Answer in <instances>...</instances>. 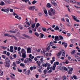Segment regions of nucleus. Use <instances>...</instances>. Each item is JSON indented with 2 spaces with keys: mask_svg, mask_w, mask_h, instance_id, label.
<instances>
[{
  "mask_svg": "<svg viewBox=\"0 0 80 80\" xmlns=\"http://www.w3.org/2000/svg\"><path fill=\"white\" fill-rule=\"evenodd\" d=\"M42 30L43 32H47V29L45 28H42Z\"/></svg>",
  "mask_w": 80,
  "mask_h": 80,
  "instance_id": "nucleus-33",
  "label": "nucleus"
},
{
  "mask_svg": "<svg viewBox=\"0 0 80 80\" xmlns=\"http://www.w3.org/2000/svg\"><path fill=\"white\" fill-rule=\"evenodd\" d=\"M44 12L45 14H46V15H45L46 17L47 16V15H48V13H47V11L46 10H44Z\"/></svg>",
  "mask_w": 80,
  "mask_h": 80,
  "instance_id": "nucleus-25",
  "label": "nucleus"
},
{
  "mask_svg": "<svg viewBox=\"0 0 80 80\" xmlns=\"http://www.w3.org/2000/svg\"><path fill=\"white\" fill-rule=\"evenodd\" d=\"M37 2V1L35 0H34L32 2V4H35Z\"/></svg>",
  "mask_w": 80,
  "mask_h": 80,
  "instance_id": "nucleus-42",
  "label": "nucleus"
},
{
  "mask_svg": "<svg viewBox=\"0 0 80 80\" xmlns=\"http://www.w3.org/2000/svg\"><path fill=\"white\" fill-rule=\"evenodd\" d=\"M43 72L44 73V74H46V73H47V69H45L43 71Z\"/></svg>",
  "mask_w": 80,
  "mask_h": 80,
  "instance_id": "nucleus-50",
  "label": "nucleus"
},
{
  "mask_svg": "<svg viewBox=\"0 0 80 80\" xmlns=\"http://www.w3.org/2000/svg\"><path fill=\"white\" fill-rule=\"evenodd\" d=\"M57 55L58 57H59L61 55V52H59L57 54Z\"/></svg>",
  "mask_w": 80,
  "mask_h": 80,
  "instance_id": "nucleus-37",
  "label": "nucleus"
},
{
  "mask_svg": "<svg viewBox=\"0 0 80 80\" xmlns=\"http://www.w3.org/2000/svg\"><path fill=\"white\" fill-rule=\"evenodd\" d=\"M54 30H59V28L58 27V26H57L55 28Z\"/></svg>",
  "mask_w": 80,
  "mask_h": 80,
  "instance_id": "nucleus-36",
  "label": "nucleus"
},
{
  "mask_svg": "<svg viewBox=\"0 0 80 80\" xmlns=\"http://www.w3.org/2000/svg\"><path fill=\"white\" fill-rule=\"evenodd\" d=\"M73 20L75 21H76L77 20V17H75V16L72 15Z\"/></svg>",
  "mask_w": 80,
  "mask_h": 80,
  "instance_id": "nucleus-20",
  "label": "nucleus"
},
{
  "mask_svg": "<svg viewBox=\"0 0 80 80\" xmlns=\"http://www.w3.org/2000/svg\"><path fill=\"white\" fill-rule=\"evenodd\" d=\"M62 45H64V47H65V48H66L67 47V45H68L67 43L65 42H63L62 43Z\"/></svg>",
  "mask_w": 80,
  "mask_h": 80,
  "instance_id": "nucleus-11",
  "label": "nucleus"
},
{
  "mask_svg": "<svg viewBox=\"0 0 80 80\" xmlns=\"http://www.w3.org/2000/svg\"><path fill=\"white\" fill-rule=\"evenodd\" d=\"M38 68H40V69H42V67L41 66H38Z\"/></svg>",
  "mask_w": 80,
  "mask_h": 80,
  "instance_id": "nucleus-61",
  "label": "nucleus"
},
{
  "mask_svg": "<svg viewBox=\"0 0 80 80\" xmlns=\"http://www.w3.org/2000/svg\"><path fill=\"white\" fill-rule=\"evenodd\" d=\"M18 72H20V73H21L22 72V69H19V68H18Z\"/></svg>",
  "mask_w": 80,
  "mask_h": 80,
  "instance_id": "nucleus-44",
  "label": "nucleus"
},
{
  "mask_svg": "<svg viewBox=\"0 0 80 80\" xmlns=\"http://www.w3.org/2000/svg\"><path fill=\"white\" fill-rule=\"evenodd\" d=\"M12 66H13L14 67H17V66L16 65V64H15V62H13Z\"/></svg>",
  "mask_w": 80,
  "mask_h": 80,
  "instance_id": "nucleus-45",
  "label": "nucleus"
},
{
  "mask_svg": "<svg viewBox=\"0 0 80 80\" xmlns=\"http://www.w3.org/2000/svg\"><path fill=\"white\" fill-rule=\"evenodd\" d=\"M65 19L67 18H69V17H68V14H66L65 15Z\"/></svg>",
  "mask_w": 80,
  "mask_h": 80,
  "instance_id": "nucleus-39",
  "label": "nucleus"
},
{
  "mask_svg": "<svg viewBox=\"0 0 80 80\" xmlns=\"http://www.w3.org/2000/svg\"><path fill=\"white\" fill-rule=\"evenodd\" d=\"M30 62H32V60L30 58H26L24 61V63H25L27 64V63H30Z\"/></svg>",
  "mask_w": 80,
  "mask_h": 80,
  "instance_id": "nucleus-1",
  "label": "nucleus"
},
{
  "mask_svg": "<svg viewBox=\"0 0 80 80\" xmlns=\"http://www.w3.org/2000/svg\"><path fill=\"white\" fill-rule=\"evenodd\" d=\"M35 24H32V28H35Z\"/></svg>",
  "mask_w": 80,
  "mask_h": 80,
  "instance_id": "nucleus-48",
  "label": "nucleus"
},
{
  "mask_svg": "<svg viewBox=\"0 0 80 80\" xmlns=\"http://www.w3.org/2000/svg\"><path fill=\"white\" fill-rule=\"evenodd\" d=\"M54 6H55V7H56L57 5V3L55 2H54L53 4H52Z\"/></svg>",
  "mask_w": 80,
  "mask_h": 80,
  "instance_id": "nucleus-53",
  "label": "nucleus"
},
{
  "mask_svg": "<svg viewBox=\"0 0 80 80\" xmlns=\"http://www.w3.org/2000/svg\"><path fill=\"white\" fill-rule=\"evenodd\" d=\"M72 71H73V70H69L68 72V74H71V73H72Z\"/></svg>",
  "mask_w": 80,
  "mask_h": 80,
  "instance_id": "nucleus-38",
  "label": "nucleus"
},
{
  "mask_svg": "<svg viewBox=\"0 0 80 80\" xmlns=\"http://www.w3.org/2000/svg\"><path fill=\"white\" fill-rule=\"evenodd\" d=\"M68 68L69 69V70H73V68H70L69 67H68Z\"/></svg>",
  "mask_w": 80,
  "mask_h": 80,
  "instance_id": "nucleus-54",
  "label": "nucleus"
},
{
  "mask_svg": "<svg viewBox=\"0 0 80 80\" xmlns=\"http://www.w3.org/2000/svg\"><path fill=\"white\" fill-rule=\"evenodd\" d=\"M62 78L63 80H68V79L65 76H63L62 77Z\"/></svg>",
  "mask_w": 80,
  "mask_h": 80,
  "instance_id": "nucleus-19",
  "label": "nucleus"
},
{
  "mask_svg": "<svg viewBox=\"0 0 80 80\" xmlns=\"http://www.w3.org/2000/svg\"><path fill=\"white\" fill-rule=\"evenodd\" d=\"M59 64V62H55L54 63V65H55L56 66V65H58V64Z\"/></svg>",
  "mask_w": 80,
  "mask_h": 80,
  "instance_id": "nucleus-27",
  "label": "nucleus"
},
{
  "mask_svg": "<svg viewBox=\"0 0 80 80\" xmlns=\"http://www.w3.org/2000/svg\"><path fill=\"white\" fill-rule=\"evenodd\" d=\"M4 65H5L4 66L5 67H8V68H9L10 66V63H4Z\"/></svg>",
  "mask_w": 80,
  "mask_h": 80,
  "instance_id": "nucleus-6",
  "label": "nucleus"
},
{
  "mask_svg": "<svg viewBox=\"0 0 80 80\" xmlns=\"http://www.w3.org/2000/svg\"><path fill=\"white\" fill-rule=\"evenodd\" d=\"M70 3H75L76 2L75 1V0H72L70 1Z\"/></svg>",
  "mask_w": 80,
  "mask_h": 80,
  "instance_id": "nucleus-26",
  "label": "nucleus"
},
{
  "mask_svg": "<svg viewBox=\"0 0 80 80\" xmlns=\"http://www.w3.org/2000/svg\"><path fill=\"white\" fill-rule=\"evenodd\" d=\"M37 28L36 27H35V28L33 29V32H36L37 31Z\"/></svg>",
  "mask_w": 80,
  "mask_h": 80,
  "instance_id": "nucleus-58",
  "label": "nucleus"
},
{
  "mask_svg": "<svg viewBox=\"0 0 80 80\" xmlns=\"http://www.w3.org/2000/svg\"><path fill=\"white\" fill-rule=\"evenodd\" d=\"M37 58H41V59H40V61H41V62H42V63H43V56H37Z\"/></svg>",
  "mask_w": 80,
  "mask_h": 80,
  "instance_id": "nucleus-9",
  "label": "nucleus"
},
{
  "mask_svg": "<svg viewBox=\"0 0 80 80\" xmlns=\"http://www.w3.org/2000/svg\"><path fill=\"white\" fill-rule=\"evenodd\" d=\"M4 36H5V37H12V38H13V36L11 35L8 33H5L4 34Z\"/></svg>",
  "mask_w": 80,
  "mask_h": 80,
  "instance_id": "nucleus-8",
  "label": "nucleus"
},
{
  "mask_svg": "<svg viewBox=\"0 0 80 80\" xmlns=\"http://www.w3.org/2000/svg\"><path fill=\"white\" fill-rule=\"evenodd\" d=\"M18 27L19 28L20 30H23V27L20 25L18 26Z\"/></svg>",
  "mask_w": 80,
  "mask_h": 80,
  "instance_id": "nucleus-35",
  "label": "nucleus"
},
{
  "mask_svg": "<svg viewBox=\"0 0 80 80\" xmlns=\"http://www.w3.org/2000/svg\"><path fill=\"white\" fill-rule=\"evenodd\" d=\"M4 65H5L4 66L5 67H8V68H9L10 66V63H4Z\"/></svg>",
  "mask_w": 80,
  "mask_h": 80,
  "instance_id": "nucleus-7",
  "label": "nucleus"
},
{
  "mask_svg": "<svg viewBox=\"0 0 80 80\" xmlns=\"http://www.w3.org/2000/svg\"><path fill=\"white\" fill-rule=\"evenodd\" d=\"M29 32L30 33H31V34H32V31L31 30V29H30L29 30Z\"/></svg>",
  "mask_w": 80,
  "mask_h": 80,
  "instance_id": "nucleus-59",
  "label": "nucleus"
},
{
  "mask_svg": "<svg viewBox=\"0 0 80 80\" xmlns=\"http://www.w3.org/2000/svg\"><path fill=\"white\" fill-rule=\"evenodd\" d=\"M55 67H56V66L55 65L53 64L52 67V70H55Z\"/></svg>",
  "mask_w": 80,
  "mask_h": 80,
  "instance_id": "nucleus-34",
  "label": "nucleus"
},
{
  "mask_svg": "<svg viewBox=\"0 0 80 80\" xmlns=\"http://www.w3.org/2000/svg\"><path fill=\"white\" fill-rule=\"evenodd\" d=\"M75 58L77 59H78V60H80V57L78 56H75Z\"/></svg>",
  "mask_w": 80,
  "mask_h": 80,
  "instance_id": "nucleus-47",
  "label": "nucleus"
},
{
  "mask_svg": "<svg viewBox=\"0 0 80 80\" xmlns=\"http://www.w3.org/2000/svg\"><path fill=\"white\" fill-rule=\"evenodd\" d=\"M40 26V24L39 23H38L36 24V28H38V26Z\"/></svg>",
  "mask_w": 80,
  "mask_h": 80,
  "instance_id": "nucleus-28",
  "label": "nucleus"
},
{
  "mask_svg": "<svg viewBox=\"0 0 80 80\" xmlns=\"http://www.w3.org/2000/svg\"><path fill=\"white\" fill-rule=\"evenodd\" d=\"M40 65H41V62L40 61H39V62L38 63V66H40Z\"/></svg>",
  "mask_w": 80,
  "mask_h": 80,
  "instance_id": "nucleus-52",
  "label": "nucleus"
},
{
  "mask_svg": "<svg viewBox=\"0 0 80 80\" xmlns=\"http://www.w3.org/2000/svg\"><path fill=\"white\" fill-rule=\"evenodd\" d=\"M28 9L29 10H32V11H34L35 9V6H30L28 8Z\"/></svg>",
  "mask_w": 80,
  "mask_h": 80,
  "instance_id": "nucleus-3",
  "label": "nucleus"
},
{
  "mask_svg": "<svg viewBox=\"0 0 80 80\" xmlns=\"http://www.w3.org/2000/svg\"><path fill=\"white\" fill-rule=\"evenodd\" d=\"M58 36H56L55 38V41H58Z\"/></svg>",
  "mask_w": 80,
  "mask_h": 80,
  "instance_id": "nucleus-23",
  "label": "nucleus"
},
{
  "mask_svg": "<svg viewBox=\"0 0 80 80\" xmlns=\"http://www.w3.org/2000/svg\"><path fill=\"white\" fill-rule=\"evenodd\" d=\"M5 2L6 3H10V0H6L5 1Z\"/></svg>",
  "mask_w": 80,
  "mask_h": 80,
  "instance_id": "nucleus-22",
  "label": "nucleus"
},
{
  "mask_svg": "<svg viewBox=\"0 0 80 80\" xmlns=\"http://www.w3.org/2000/svg\"><path fill=\"white\" fill-rule=\"evenodd\" d=\"M13 38H14V39H15V40H16L17 41L18 40V38H17L15 36H12V38H13Z\"/></svg>",
  "mask_w": 80,
  "mask_h": 80,
  "instance_id": "nucleus-46",
  "label": "nucleus"
},
{
  "mask_svg": "<svg viewBox=\"0 0 80 80\" xmlns=\"http://www.w3.org/2000/svg\"><path fill=\"white\" fill-rule=\"evenodd\" d=\"M40 35H41V37L42 38H43V36H44V35L43 34L40 33Z\"/></svg>",
  "mask_w": 80,
  "mask_h": 80,
  "instance_id": "nucleus-56",
  "label": "nucleus"
},
{
  "mask_svg": "<svg viewBox=\"0 0 80 80\" xmlns=\"http://www.w3.org/2000/svg\"><path fill=\"white\" fill-rule=\"evenodd\" d=\"M45 67H47V66H50V64L47 63H46V64H45Z\"/></svg>",
  "mask_w": 80,
  "mask_h": 80,
  "instance_id": "nucleus-43",
  "label": "nucleus"
},
{
  "mask_svg": "<svg viewBox=\"0 0 80 80\" xmlns=\"http://www.w3.org/2000/svg\"><path fill=\"white\" fill-rule=\"evenodd\" d=\"M21 53L22 54H23L24 53H26V51L23 48H22L21 50Z\"/></svg>",
  "mask_w": 80,
  "mask_h": 80,
  "instance_id": "nucleus-12",
  "label": "nucleus"
},
{
  "mask_svg": "<svg viewBox=\"0 0 80 80\" xmlns=\"http://www.w3.org/2000/svg\"><path fill=\"white\" fill-rule=\"evenodd\" d=\"M47 5L48 8H51V5L50 4V3H48Z\"/></svg>",
  "mask_w": 80,
  "mask_h": 80,
  "instance_id": "nucleus-21",
  "label": "nucleus"
},
{
  "mask_svg": "<svg viewBox=\"0 0 80 80\" xmlns=\"http://www.w3.org/2000/svg\"><path fill=\"white\" fill-rule=\"evenodd\" d=\"M22 1H23V2H25L26 3H27V2H28L29 1V0H22Z\"/></svg>",
  "mask_w": 80,
  "mask_h": 80,
  "instance_id": "nucleus-57",
  "label": "nucleus"
},
{
  "mask_svg": "<svg viewBox=\"0 0 80 80\" xmlns=\"http://www.w3.org/2000/svg\"><path fill=\"white\" fill-rule=\"evenodd\" d=\"M53 45H54V44H53V42H50V45L47 48V51H48V50H49V49H50V46L51 47H52V46H53Z\"/></svg>",
  "mask_w": 80,
  "mask_h": 80,
  "instance_id": "nucleus-2",
  "label": "nucleus"
},
{
  "mask_svg": "<svg viewBox=\"0 0 80 80\" xmlns=\"http://www.w3.org/2000/svg\"><path fill=\"white\" fill-rule=\"evenodd\" d=\"M75 50H73L72 51V53H72V54H74L75 53Z\"/></svg>",
  "mask_w": 80,
  "mask_h": 80,
  "instance_id": "nucleus-60",
  "label": "nucleus"
},
{
  "mask_svg": "<svg viewBox=\"0 0 80 80\" xmlns=\"http://www.w3.org/2000/svg\"><path fill=\"white\" fill-rule=\"evenodd\" d=\"M2 58L4 59H5L6 58V56H5V55H2Z\"/></svg>",
  "mask_w": 80,
  "mask_h": 80,
  "instance_id": "nucleus-49",
  "label": "nucleus"
},
{
  "mask_svg": "<svg viewBox=\"0 0 80 80\" xmlns=\"http://www.w3.org/2000/svg\"><path fill=\"white\" fill-rule=\"evenodd\" d=\"M38 15L40 17H41V16H42L43 14L42 13V12H39L38 13Z\"/></svg>",
  "mask_w": 80,
  "mask_h": 80,
  "instance_id": "nucleus-40",
  "label": "nucleus"
},
{
  "mask_svg": "<svg viewBox=\"0 0 80 80\" xmlns=\"http://www.w3.org/2000/svg\"><path fill=\"white\" fill-rule=\"evenodd\" d=\"M34 35H36V36L38 37H39V34L37 32H35Z\"/></svg>",
  "mask_w": 80,
  "mask_h": 80,
  "instance_id": "nucleus-24",
  "label": "nucleus"
},
{
  "mask_svg": "<svg viewBox=\"0 0 80 80\" xmlns=\"http://www.w3.org/2000/svg\"><path fill=\"white\" fill-rule=\"evenodd\" d=\"M0 5L2 6H3V5H5V4L4 2L2 1L0 3Z\"/></svg>",
  "mask_w": 80,
  "mask_h": 80,
  "instance_id": "nucleus-17",
  "label": "nucleus"
},
{
  "mask_svg": "<svg viewBox=\"0 0 80 80\" xmlns=\"http://www.w3.org/2000/svg\"><path fill=\"white\" fill-rule=\"evenodd\" d=\"M50 11L51 12H52V13H53V14H55V10L51 9Z\"/></svg>",
  "mask_w": 80,
  "mask_h": 80,
  "instance_id": "nucleus-18",
  "label": "nucleus"
},
{
  "mask_svg": "<svg viewBox=\"0 0 80 80\" xmlns=\"http://www.w3.org/2000/svg\"><path fill=\"white\" fill-rule=\"evenodd\" d=\"M61 52V53H62V56H65V52L64 50H62Z\"/></svg>",
  "mask_w": 80,
  "mask_h": 80,
  "instance_id": "nucleus-13",
  "label": "nucleus"
},
{
  "mask_svg": "<svg viewBox=\"0 0 80 80\" xmlns=\"http://www.w3.org/2000/svg\"><path fill=\"white\" fill-rule=\"evenodd\" d=\"M22 58H25L26 57H27V55H26V53H24V54H22Z\"/></svg>",
  "mask_w": 80,
  "mask_h": 80,
  "instance_id": "nucleus-14",
  "label": "nucleus"
},
{
  "mask_svg": "<svg viewBox=\"0 0 80 80\" xmlns=\"http://www.w3.org/2000/svg\"><path fill=\"white\" fill-rule=\"evenodd\" d=\"M9 12V9L8 8H7L5 9V12H7V13H8Z\"/></svg>",
  "mask_w": 80,
  "mask_h": 80,
  "instance_id": "nucleus-32",
  "label": "nucleus"
},
{
  "mask_svg": "<svg viewBox=\"0 0 80 80\" xmlns=\"http://www.w3.org/2000/svg\"><path fill=\"white\" fill-rule=\"evenodd\" d=\"M48 14L49 15H51V16H52V12L51 10L48 11Z\"/></svg>",
  "mask_w": 80,
  "mask_h": 80,
  "instance_id": "nucleus-31",
  "label": "nucleus"
},
{
  "mask_svg": "<svg viewBox=\"0 0 80 80\" xmlns=\"http://www.w3.org/2000/svg\"><path fill=\"white\" fill-rule=\"evenodd\" d=\"M20 66L22 67H25V64L21 63L20 64Z\"/></svg>",
  "mask_w": 80,
  "mask_h": 80,
  "instance_id": "nucleus-29",
  "label": "nucleus"
},
{
  "mask_svg": "<svg viewBox=\"0 0 80 80\" xmlns=\"http://www.w3.org/2000/svg\"><path fill=\"white\" fill-rule=\"evenodd\" d=\"M22 35L23 36V37H26L28 38H29V39H32V38L31 37H30L29 36H28L26 34H22Z\"/></svg>",
  "mask_w": 80,
  "mask_h": 80,
  "instance_id": "nucleus-4",
  "label": "nucleus"
},
{
  "mask_svg": "<svg viewBox=\"0 0 80 80\" xmlns=\"http://www.w3.org/2000/svg\"><path fill=\"white\" fill-rule=\"evenodd\" d=\"M66 19V20L67 22H69V18H67Z\"/></svg>",
  "mask_w": 80,
  "mask_h": 80,
  "instance_id": "nucleus-64",
  "label": "nucleus"
},
{
  "mask_svg": "<svg viewBox=\"0 0 80 80\" xmlns=\"http://www.w3.org/2000/svg\"><path fill=\"white\" fill-rule=\"evenodd\" d=\"M18 31V30L16 29L15 30V31H12V33H17Z\"/></svg>",
  "mask_w": 80,
  "mask_h": 80,
  "instance_id": "nucleus-30",
  "label": "nucleus"
},
{
  "mask_svg": "<svg viewBox=\"0 0 80 80\" xmlns=\"http://www.w3.org/2000/svg\"><path fill=\"white\" fill-rule=\"evenodd\" d=\"M5 61H6L4 63H10V61L9 59H8V58L7 57L5 59Z\"/></svg>",
  "mask_w": 80,
  "mask_h": 80,
  "instance_id": "nucleus-5",
  "label": "nucleus"
},
{
  "mask_svg": "<svg viewBox=\"0 0 80 80\" xmlns=\"http://www.w3.org/2000/svg\"><path fill=\"white\" fill-rule=\"evenodd\" d=\"M24 23H26L27 25H28V26H27V27H29L30 25V23L27 21H26V22Z\"/></svg>",
  "mask_w": 80,
  "mask_h": 80,
  "instance_id": "nucleus-15",
  "label": "nucleus"
},
{
  "mask_svg": "<svg viewBox=\"0 0 80 80\" xmlns=\"http://www.w3.org/2000/svg\"><path fill=\"white\" fill-rule=\"evenodd\" d=\"M51 2L52 5H53L54 3L55 2L53 0H52V1H51Z\"/></svg>",
  "mask_w": 80,
  "mask_h": 80,
  "instance_id": "nucleus-62",
  "label": "nucleus"
},
{
  "mask_svg": "<svg viewBox=\"0 0 80 80\" xmlns=\"http://www.w3.org/2000/svg\"><path fill=\"white\" fill-rule=\"evenodd\" d=\"M0 47L1 48H2V49H7V47H4V46H1Z\"/></svg>",
  "mask_w": 80,
  "mask_h": 80,
  "instance_id": "nucleus-41",
  "label": "nucleus"
},
{
  "mask_svg": "<svg viewBox=\"0 0 80 80\" xmlns=\"http://www.w3.org/2000/svg\"><path fill=\"white\" fill-rule=\"evenodd\" d=\"M30 70H27L25 73L26 75H29L30 74Z\"/></svg>",
  "mask_w": 80,
  "mask_h": 80,
  "instance_id": "nucleus-16",
  "label": "nucleus"
},
{
  "mask_svg": "<svg viewBox=\"0 0 80 80\" xmlns=\"http://www.w3.org/2000/svg\"><path fill=\"white\" fill-rule=\"evenodd\" d=\"M27 53H32V49L30 48H28L27 49Z\"/></svg>",
  "mask_w": 80,
  "mask_h": 80,
  "instance_id": "nucleus-10",
  "label": "nucleus"
},
{
  "mask_svg": "<svg viewBox=\"0 0 80 80\" xmlns=\"http://www.w3.org/2000/svg\"><path fill=\"white\" fill-rule=\"evenodd\" d=\"M26 70H27V69H24L23 70V72L24 73H26Z\"/></svg>",
  "mask_w": 80,
  "mask_h": 80,
  "instance_id": "nucleus-51",
  "label": "nucleus"
},
{
  "mask_svg": "<svg viewBox=\"0 0 80 80\" xmlns=\"http://www.w3.org/2000/svg\"><path fill=\"white\" fill-rule=\"evenodd\" d=\"M13 47L12 46L10 47V50H13Z\"/></svg>",
  "mask_w": 80,
  "mask_h": 80,
  "instance_id": "nucleus-63",
  "label": "nucleus"
},
{
  "mask_svg": "<svg viewBox=\"0 0 80 80\" xmlns=\"http://www.w3.org/2000/svg\"><path fill=\"white\" fill-rule=\"evenodd\" d=\"M59 38H60L61 40H63V37L62 36H60Z\"/></svg>",
  "mask_w": 80,
  "mask_h": 80,
  "instance_id": "nucleus-55",
  "label": "nucleus"
}]
</instances>
